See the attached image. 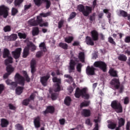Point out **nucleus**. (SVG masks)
<instances>
[{
	"mask_svg": "<svg viewBox=\"0 0 130 130\" xmlns=\"http://www.w3.org/2000/svg\"><path fill=\"white\" fill-rule=\"evenodd\" d=\"M50 15V12H47L46 13H40L39 16L37 17V20L35 19H30L28 20V25L31 26H37L40 25V27L45 26L47 27L48 26V22H44V23H42L43 22V17H47Z\"/></svg>",
	"mask_w": 130,
	"mask_h": 130,
	"instance_id": "obj_1",
	"label": "nucleus"
},
{
	"mask_svg": "<svg viewBox=\"0 0 130 130\" xmlns=\"http://www.w3.org/2000/svg\"><path fill=\"white\" fill-rule=\"evenodd\" d=\"M77 10L82 12L84 16L87 17L92 13V8L90 6H85L82 4H79L77 6Z\"/></svg>",
	"mask_w": 130,
	"mask_h": 130,
	"instance_id": "obj_2",
	"label": "nucleus"
},
{
	"mask_svg": "<svg viewBox=\"0 0 130 130\" xmlns=\"http://www.w3.org/2000/svg\"><path fill=\"white\" fill-rule=\"evenodd\" d=\"M87 88H84L82 89H80L79 88H77L76 89L75 96L77 98H79L81 95L82 98L85 99H88L90 97L89 95L87 93Z\"/></svg>",
	"mask_w": 130,
	"mask_h": 130,
	"instance_id": "obj_3",
	"label": "nucleus"
},
{
	"mask_svg": "<svg viewBox=\"0 0 130 130\" xmlns=\"http://www.w3.org/2000/svg\"><path fill=\"white\" fill-rule=\"evenodd\" d=\"M36 48L37 47L34 45V44H32L31 42H28L27 47L24 49L23 57L26 58L27 56L29 49L31 50V51H34L36 50Z\"/></svg>",
	"mask_w": 130,
	"mask_h": 130,
	"instance_id": "obj_4",
	"label": "nucleus"
},
{
	"mask_svg": "<svg viewBox=\"0 0 130 130\" xmlns=\"http://www.w3.org/2000/svg\"><path fill=\"white\" fill-rule=\"evenodd\" d=\"M10 51L8 49H4L3 52V58H7L6 60H5V64L8 66L9 63H13V58L11 56H9Z\"/></svg>",
	"mask_w": 130,
	"mask_h": 130,
	"instance_id": "obj_5",
	"label": "nucleus"
},
{
	"mask_svg": "<svg viewBox=\"0 0 130 130\" xmlns=\"http://www.w3.org/2000/svg\"><path fill=\"white\" fill-rule=\"evenodd\" d=\"M112 108H113L117 113L122 112V106L120 105V103L117 101H114L112 102L111 105Z\"/></svg>",
	"mask_w": 130,
	"mask_h": 130,
	"instance_id": "obj_6",
	"label": "nucleus"
},
{
	"mask_svg": "<svg viewBox=\"0 0 130 130\" xmlns=\"http://www.w3.org/2000/svg\"><path fill=\"white\" fill-rule=\"evenodd\" d=\"M52 81L53 82L56 83L54 86V91L57 92L60 90V84L61 79H58L57 77H54L52 78Z\"/></svg>",
	"mask_w": 130,
	"mask_h": 130,
	"instance_id": "obj_7",
	"label": "nucleus"
},
{
	"mask_svg": "<svg viewBox=\"0 0 130 130\" xmlns=\"http://www.w3.org/2000/svg\"><path fill=\"white\" fill-rule=\"evenodd\" d=\"M15 80L19 85L24 86L25 85V80L24 77L21 76L20 74L17 73L15 76Z\"/></svg>",
	"mask_w": 130,
	"mask_h": 130,
	"instance_id": "obj_8",
	"label": "nucleus"
},
{
	"mask_svg": "<svg viewBox=\"0 0 130 130\" xmlns=\"http://www.w3.org/2000/svg\"><path fill=\"white\" fill-rule=\"evenodd\" d=\"M9 10V9L4 5L0 6V15H3V17L6 18L8 16Z\"/></svg>",
	"mask_w": 130,
	"mask_h": 130,
	"instance_id": "obj_9",
	"label": "nucleus"
},
{
	"mask_svg": "<svg viewBox=\"0 0 130 130\" xmlns=\"http://www.w3.org/2000/svg\"><path fill=\"white\" fill-rule=\"evenodd\" d=\"M94 67L99 68L104 72H106V64L102 61H96L93 64Z\"/></svg>",
	"mask_w": 130,
	"mask_h": 130,
	"instance_id": "obj_10",
	"label": "nucleus"
},
{
	"mask_svg": "<svg viewBox=\"0 0 130 130\" xmlns=\"http://www.w3.org/2000/svg\"><path fill=\"white\" fill-rule=\"evenodd\" d=\"M77 64L75 60H71L69 62V66L68 67L69 73H74L75 72V67Z\"/></svg>",
	"mask_w": 130,
	"mask_h": 130,
	"instance_id": "obj_11",
	"label": "nucleus"
},
{
	"mask_svg": "<svg viewBox=\"0 0 130 130\" xmlns=\"http://www.w3.org/2000/svg\"><path fill=\"white\" fill-rule=\"evenodd\" d=\"M21 51L22 49L21 48H17L15 51L12 52V55L15 59H18L20 57Z\"/></svg>",
	"mask_w": 130,
	"mask_h": 130,
	"instance_id": "obj_12",
	"label": "nucleus"
},
{
	"mask_svg": "<svg viewBox=\"0 0 130 130\" xmlns=\"http://www.w3.org/2000/svg\"><path fill=\"white\" fill-rule=\"evenodd\" d=\"M17 39V35L16 34H12L10 36H5L4 40L6 41H14Z\"/></svg>",
	"mask_w": 130,
	"mask_h": 130,
	"instance_id": "obj_13",
	"label": "nucleus"
},
{
	"mask_svg": "<svg viewBox=\"0 0 130 130\" xmlns=\"http://www.w3.org/2000/svg\"><path fill=\"white\" fill-rule=\"evenodd\" d=\"M50 76L49 75H47L45 76L41 77L40 81L43 86H46L47 85V81L48 79L50 78Z\"/></svg>",
	"mask_w": 130,
	"mask_h": 130,
	"instance_id": "obj_14",
	"label": "nucleus"
},
{
	"mask_svg": "<svg viewBox=\"0 0 130 130\" xmlns=\"http://www.w3.org/2000/svg\"><path fill=\"white\" fill-rule=\"evenodd\" d=\"M95 69L93 67H87L86 69V73L88 75H95Z\"/></svg>",
	"mask_w": 130,
	"mask_h": 130,
	"instance_id": "obj_15",
	"label": "nucleus"
},
{
	"mask_svg": "<svg viewBox=\"0 0 130 130\" xmlns=\"http://www.w3.org/2000/svg\"><path fill=\"white\" fill-rule=\"evenodd\" d=\"M110 84L112 86V87L115 88L116 89H118L119 87V80L118 79H114L110 82Z\"/></svg>",
	"mask_w": 130,
	"mask_h": 130,
	"instance_id": "obj_16",
	"label": "nucleus"
},
{
	"mask_svg": "<svg viewBox=\"0 0 130 130\" xmlns=\"http://www.w3.org/2000/svg\"><path fill=\"white\" fill-rule=\"evenodd\" d=\"M91 38L94 41H98L99 39V35L97 30H92L91 31Z\"/></svg>",
	"mask_w": 130,
	"mask_h": 130,
	"instance_id": "obj_17",
	"label": "nucleus"
},
{
	"mask_svg": "<svg viewBox=\"0 0 130 130\" xmlns=\"http://www.w3.org/2000/svg\"><path fill=\"white\" fill-rule=\"evenodd\" d=\"M81 114L84 117H89L91 115V111L88 109H83L81 112Z\"/></svg>",
	"mask_w": 130,
	"mask_h": 130,
	"instance_id": "obj_18",
	"label": "nucleus"
},
{
	"mask_svg": "<svg viewBox=\"0 0 130 130\" xmlns=\"http://www.w3.org/2000/svg\"><path fill=\"white\" fill-rule=\"evenodd\" d=\"M118 127L116 128V130H119V127L124 125L125 121L122 118H118Z\"/></svg>",
	"mask_w": 130,
	"mask_h": 130,
	"instance_id": "obj_19",
	"label": "nucleus"
},
{
	"mask_svg": "<svg viewBox=\"0 0 130 130\" xmlns=\"http://www.w3.org/2000/svg\"><path fill=\"white\" fill-rule=\"evenodd\" d=\"M36 61L35 59H33L31 61L30 63V68H31V72L32 73H34L35 71V68H36Z\"/></svg>",
	"mask_w": 130,
	"mask_h": 130,
	"instance_id": "obj_20",
	"label": "nucleus"
},
{
	"mask_svg": "<svg viewBox=\"0 0 130 130\" xmlns=\"http://www.w3.org/2000/svg\"><path fill=\"white\" fill-rule=\"evenodd\" d=\"M85 42L88 45L93 46L94 45V41L90 37H86Z\"/></svg>",
	"mask_w": 130,
	"mask_h": 130,
	"instance_id": "obj_21",
	"label": "nucleus"
},
{
	"mask_svg": "<svg viewBox=\"0 0 130 130\" xmlns=\"http://www.w3.org/2000/svg\"><path fill=\"white\" fill-rule=\"evenodd\" d=\"M34 123L36 128L40 127L41 126L40 117H37L35 118Z\"/></svg>",
	"mask_w": 130,
	"mask_h": 130,
	"instance_id": "obj_22",
	"label": "nucleus"
},
{
	"mask_svg": "<svg viewBox=\"0 0 130 130\" xmlns=\"http://www.w3.org/2000/svg\"><path fill=\"white\" fill-rule=\"evenodd\" d=\"M54 110H55L53 106H49L47 107L46 111H44L43 112V113L45 115L47 114L48 113H52L54 112Z\"/></svg>",
	"mask_w": 130,
	"mask_h": 130,
	"instance_id": "obj_23",
	"label": "nucleus"
},
{
	"mask_svg": "<svg viewBox=\"0 0 130 130\" xmlns=\"http://www.w3.org/2000/svg\"><path fill=\"white\" fill-rule=\"evenodd\" d=\"M9 124V121L5 119H1V125L2 127H6Z\"/></svg>",
	"mask_w": 130,
	"mask_h": 130,
	"instance_id": "obj_24",
	"label": "nucleus"
},
{
	"mask_svg": "<svg viewBox=\"0 0 130 130\" xmlns=\"http://www.w3.org/2000/svg\"><path fill=\"white\" fill-rule=\"evenodd\" d=\"M107 122L109 123V124H108V128L111 129H114V128H115V127H116V124L114 122H110V121H108Z\"/></svg>",
	"mask_w": 130,
	"mask_h": 130,
	"instance_id": "obj_25",
	"label": "nucleus"
},
{
	"mask_svg": "<svg viewBox=\"0 0 130 130\" xmlns=\"http://www.w3.org/2000/svg\"><path fill=\"white\" fill-rule=\"evenodd\" d=\"M6 71L9 74H11L14 71V68L11 65L7 66Z\"/></svg>",
	"mask_w": 130,
	"mask_h": 130,
	"instance_id": "obj_26",
	"label": "nucleus"
},
{
	"mask_svg": "<svg viewBox=\"0 0 130 130\" xmlns=\"http://www.w3.org/2000/svg\"><path fill=\"white\" fill-rule=\"evenodd\" d=\"M24 89V88L23 87H18L16 89V93L17 95H20Z\"/></svg>",
	"mask_w": 130,
	"mask_h": 130,
	"instance_id": "obj_27",
	"label": "nucleus"
},
{
	"mask_svg": "<svg viewBox=\"0 0 130 130\" xmlns=\"http://www.w3.org/2000/svg\"><path fill=\"white\" fill-rule=\"evenodd\" d=\"M79 59L82 62H84L85 61V54L83 52H81L79 54Z\"/></svg>",
	"mask_w": 130,
	"mask_h": 130,
	"instance_id": "obj_28",
	"label": "nucleus"
},
{
	"mask_svg": "<svg viewBox=\"0 0 130 130\" xmlns=\"http://www.w3.org/2000/svg\"><path fill=\"white\" fill-rule=\"evenodd\" d=\"M6 83L8 85H11L12 86H13V87H16L17 85L16 82H12L11 80H7V81H6Z\"/></svg>",
	"mask_w": 130,
	"mask_h": 130,
	"instance_id": "obj_29",
	"label": "nucleus"
},
{
	"mask_svg": "<svg viewBox=\"0 0 130 130\" xmlns=\"http://www.w3.org/2000/svg\"><path fill=\"white\" fill-rule=\"evenodd\" d=\"M72 102V100L70 97H66L64 99V104L67 106H70Z\"/></svg>",
	"mask_w": 130,
	"mask_h": 130,
	"instance_id": "obj_30",
	"label": "nucleus"
},
{
	"mask_svg": "<svg viewBox=\"0 0 130 130\" xmlns=\"http://www.w3.org/2000/svg\"><path fill=\"white\" fill-rule=\"evenodd\" d=\"M39 29L38 27H34L32 30V35L33 36H36L39 35Z\"/></svg>",
	"mask_w": 130,
	"mask_h": 130,
	"instance_id": "obj_31",
	"label": "nucleus"
},
{
	"mask_svg": "<svg viewBox=\"0 0 130 130\" xmlns=\"http://www.w3.org/2000/svg\"><path fill=\"white\" fill-rule=\"evenodd\" d=\"M39 47L41 50H42L44 52L47 51L46 47L45 46V43H41V44L39 45Z\"/></svg>",
	"mask_w": 130,
	"mask_h": 130,
	"instance_id": "obj_32",
	"label": "nucleus"
},
{
	"mask_svg": "<svg viewBox=\"0 0 130 130\" xmlns=\"http://www.w3.org/2000/svg\"><path fill=\"white\" fill-rule=\"evenodd\" d=\"M118 59L121 61H125L127 59V57H126V56L123 54H120L118 56Z\"/></svg>",
	"mask_w": 130,
	"mask_h": 130,
	"instance_id": "obj_33",
	"label": "nucleus"
},
{
	"mask_svg": "<svg viewBox=\"0 0 130 130\" xmlns=\"http://www.w3.org/2000/svg\"><path fill=\"white\" fill-rule=\"evenodd\" d=\"M59 47L65 50L68 49V45H67V44H65L64 43H59Z\"/></svg>",
	"mask_w": 130,
	"mask_h": 130,
	"instance_id": "obj_34",
	"label": "nucleus"
},
{
	"mask_svg": "<svg viewBox=\"0 0 130 130\" xmlns=\"http://www.w3.org/2000/svg\"><path fill=\"white\" fill-rule=\"evenodd\" d=\"M109 73H110V75L113 77H117V73H116V71H114L112 69L110 70Z\"/></svg>",
	"mask_w": 130,
	"mask_h": 130,
	"instance_id": "obj_35",
	"label": "nucleus"
},
{
	"mask_svg": "<svg viewBox=\"0 0 130 130\" xmlns=\"http://www.w3.org/2000/svg\"><path fill=\"white\" fill-rule=\"evenodd\" d=\"M73 40L74 38L73 37H68L64 38V41L67 43H71Z\"/></svg>",
	"mask_w": 130,
	"mask_h": 130,
	"instance_id": "obj_36",
	"label": "nucleus"
},
{
	"mask_svg": "<svg viewBox=\"0 0 130 130\" xmlns=\"http://www.w3.org/2000/svg\"><path fill=\"white\" fill-rule=\"evenodd\" d=\"M127 12L124 11V10H120V16L126 17H127Z\"/></svg>",
	"mask_w": 130,
	"mask_h": 130,
	"instance_id": "obj_37",
	"label": "nucleus"
},
{
	"mask_svg": "<svg viewBox=\"0 0 130 130\" xmlns=\"http://www.w3.org/2000/svg\"><path fill=\"white\" fill-rule=\"evenodd\" d=\"M90 104V102H82L81 104H80V108H83L84 107H87Z\"/></svg>",
	"mask_w": 130,
	"mask_h": 130,
	"instance_id": "obj_38",
	"label": "nucleus"
},
{
	"mask_svg": "<svg viewBox=\"0 0 130 130\" xmlns=\"http://www.w3.org/2000/svg\"><path fill=\"white\" fill-rule=\"evenodd\" d=\"M83 67V65L82 63H78L76 66V69L78 72L81 73V69Z\"/></svg>",
	"mask_w": 130,
	"mask_h": 130,
	"instance_id": "obj_39",
	"label": "nucleus"
},
{
	"mask_svg": "<svg viewBox=\"0 0 130 130\" xmlns=\"http://www.w3.org/2000/svg\"><path fill=\"white\" fill-rule=\"evenodd\" d=\"M11 30V27L10 25H6L4 27V31L5 32H9Z\"/></svg>",
	"mask_w": 130,
	"mask_h": 130,
	"instance_id": "obj_40",
	"label": "nucleus"
},
{
	"mask_svg": "<svg viewBox=\"0 0 130 130\" xmlns=\"http://www.w3.org/2000/svg\"><path fill=\"white\" fill-rule=\"evenodd\" d=\"M23 74H24V77L26 82H29L30 81V79L28 77V75H27V73L25 71H23Z\"/></svg>",
	"mask_w": 130,
	"mask_h": 130,
	"instance_id": "obj_41",
	"label": "nucleus"
},
{
	"mask_svg": "<svg viewBox=\"0 0 130 130\" xmlns=\"http://www.w3.org/2000/svg\"><path fill=\"white\" fill-rule=\"evenodd\" d=\"M43 2L46 3V9H49L51 6V2L49 0H42Z\"/></svg>",
	"mask_w": 130,
	"mask_h": 130,
	"instance_id": "obj_42",
	"label": "nucleus"
},
{
	"mask_svg": "<svg viewBox=\"0 0 130 130\" xmlns=\"http://www.w3.org/2000/svg\"><path fill=\"white\" fill-rule=\"evenodd\" d=\"M103 12L104 13L108 14L107 17L108 18H110V17L111 16V14L109 13V10L108 9H104Z\"/></svg>",
	"mask_w": 130,
	"mask_h": 130,
	"instance_id": "obj_43",
	"label": "nucleus"
},
{
	"mask_svg": "<svg viewBox=\"0 0 130 130\" xmlns=\"http://www.w3.org/2000/svg\"><path fill=\"white\" fill-rule=\"evenodd\" d=\"M18 36L20 39H25L26 37L25 34H22V32H18Z\"/></svg>",
	"mask_w": 130,
	"mask_h": 130,
	"instance_id": "obj_44",
	"label": "nucleus"
},
{
	"mask_svg": "<svg viewBox=\"0 0 130 130\" xmlns=\"http://www.w3.org/2000/svg\"><path fill=\"white\" fill-rule=\"evenodd\" d=\"M64 23V20H63V19H61V20H60L58 23V28H61L63 26V25Z\"/></svg>",
	"mask_w": 130,
	"mask_h": 130,
	"instance_id": "obj_45",
	"label": "nucleus"
},
{
	"mask_svg": "<svg viewBox=\"0 0 130 130\" xmlns=\"http://www.w3.org/2000/svg\"><path fill=\"white\" fill-rule=\"evenodd\" d=\"M76 16V13L75 12H72L71 14L70 15V17L68 19L69 21L70 20V19H72L74 18Z\"/></svg>",
	"mask_w": 130,
	"mask_h": 130,
	"instance_id": "obj_46",
	"label": "nucleus"
},
{
	"mask_svg": "<svg viewBox=\"0 0 130 130\" xmlns=\"http://www.w3.org/2000/svg\"><path fill=\"white\" fill-rule=\"evenodd\" d=\"M64 77L68 78V82L69 83H71V82H73V79L72 77H71L70 75H64Z\"/></svg>",
	"mask_w": 130,
	"mask_h": 130,
	"instance_id": "obj_47",
	"label": "nucleus"
},
{
	"mask_svg": "<svg viewBox=\"0 0 130 130\" xmlns=\"http://www.w3.org/2000/svg\"><path fill=\"white\" fill-rule=\"evenodd\" d=\"M34 1L35 5L38 7H40L42 3V0H34Z\"/></svg>",
	"mask_w": 130,
	"mask_h": 130,
	"instance_id": "obj_48",
	"label": "nucleus"
},
{
	"mask_svg": "<svg viewBox=\"0 0 130 130\" xmlns=\"http://www.w3.org/2000/svg\"><path fill=\"white\" fill-rule=\"evenodd\" d=\"M11 13L13 16H15L18 13V10L15 8H12Z\"/></svg>",
	"mask_w": 130,
	"mask_h": 130,
	"instance_id": "obj_49",
	"label": "nucleus"
},
{
	"mask_svg": "<svg viewBox=\"0 0 130 130\" xmlns=\"http://www.w3.org/2000/svg\"><path fill=\"white\" fill-rule=\"evenodd\" d=\"M23 0H15V6L17 7V6L20 5L22 2Z\"/></svg>",
	"mask_w": 130,
	"mask_h": 130,
	"instance_id": "obj_50",
	"label": "nucleus"
},
{
	"mask_svg": "<svg viewBox=\"0 0 130 130\" xmlns=\"http://www.w3.org/2000/svg\"><path fill=\"white\" fill-rule=\"evenodd\" d=\"M15 128L17 130H23V127L20 124H16L15 125Z\"/></svg>",
	"mask_w": 130,
	"mask_h": 130,
	"instance_id": "obj_51",
	"label": "nucleus"
},
{
	"mask_svg": "<svg viewBox=\"0 0 130 130\" xmlns=\"http://www.w3.org/2000/svg\"><path fill=\"white\" fill-rule=\"evenodd\" d=\"M8 107L10 110H15L16 109V107L11 104H9Z\"/></svg>",
	"mask_w": 130,
	"mask_h": 130,
	"instance_id": "obj_52",
	"label": "nucleus"
},
{
	"mask_svg": "<svg viewBox=\"0 0 130 130\" xmlns=\"http://www.w3.org/2000/svg\"><path fill=\"white\" fill-rule=\"evenodd\" d=\"M29 102H30L29 99L24 100L22 102V104L25 106H27Z\"/></svg>",
	"mask_w": 130,
	"mask_h": 130,
	"instance_id": "obj_53",
	"label": "nucleus"
},
{
	"mask_svg": "<svg viewBox=\"0 0 130 130\" xmlns=\"http://www.w3.org/2000/svg\"><path fill=\"white\" fill-rule=\"evenodd\" d=\"M128 103H129V99H128V97L124 98V104L125 105H127Z\"/></svg>",
	"mask_w": 130,
	"mask_h": 130,
	"instance_id": "obj_54",
	"label": "nucleus"
},
{
	"mask_svg": "<svg viewBox=\"0 0 130 130\" xmlns=\"http://www.w3.org/2000/svg\"><path fill=\"white\" fill-rule=\"evenodd\" d=\"M108 41L114 45H115V42H114V41H113V39H112V38H111V37H110L109 38H108Z\"/></svg>",
	"mask_w": 130,
	"mask_h": 130,
	"instance_id": "obj_55",
	"label": "nucleus"
},
{
	"mask_svg": "<svg viewBox=\"0 0 130 130\" xmlns=\"http://www.w3.org/2000/svg\"><path fill=\"white\" fill-rule=\"evenodd\" d=\"M5 89V86L3 84H0V94H1Z\"/></svg>",
	"mask_w": 130,
	"mask_h": 130,
	"instance_id": "obj_56",
	"label": "nucleus"
},
{
	"mask_svg": "<svg viewBox=\"0 0 130 130\" xmlns=\"http://www.w3.org/2000/svg\"><path fill=\"white\" fill-rule=\"evenodd\" d=\"M124 41L126 43H128L130 42V36H127L125 38Z\"/></svg>",
	"mask_w": 130,
	"mask_h": 130,
	"instance_id": "obj_57",
	"label": "nucleus"
},
{
	"mask_svg": "<svg viewBox=\"0 0 130 130\" xmlns=\"http://www.w3.org/2000/svg\"><path fill=\"white\" fill-rule=\"evenodd\" d=\"M57 95L55 93H53L52 94H51V99L53 100H55L57 99Z\"/></svg>",
	"mask_w": 130,
	"mask_h": 130,
	"instance_id": "obj_58",
	"label": "nucleus"
},
{
	"mask_svg": "<svg viewBox=\"0 0 130 130\" xmlns=\"http://www.w3.org/2000/svg\"><path fill=\"white\" fill-rule=\"evenodd\" d=\"M85 123L86 124L88 125H91L92 123H91L90 119H87L85 121Z\"/></svg>",
	"mask_w": 130,
	"mask_h": 130,
	"instance_id": "obj_59",
	"label": "nucleus"
},
{
	"mask_svg": "<svg viewBox=\"0 0 130 130\" xmlns=\"http://www.w3.org/2000/svg\"><path fill=\"white\" fill-rule=\"evenodd\" d=\"M59 123L60 125H63L65 123L66 120L64 119H59Z\"/></svg>",
	"mask_w": 130,
	"mask_h": 130,
	"instance_id": "obj_60",
	"label": "nucleus"
},
{
	"mask_svg": "<svg viewBox=\"0 0 130 130\" xmlns=\"http://www.w3.org/2000/svg\"><path fill=\"white\" fill-rule=\"evenodd\" d=\"M42 55V52H41V51H40L39 52H38L36 54V57L38 58H39L40 57H41Z\"/></svg>",
	"mask_w": 130,
	"mask_h": 130,
	"instance_id": "obj_61",
	"label": "nucleus"
},
{
	"mask_svg": "<svg viewBox=\"0 0 130 130\" xmlns=\"http://www.w3.org/2000/svg\"><path fill=\"white\" fill-rule=\"evenodd\" d=\"M95 13H93L92 16L90 17V21H93L95 19Z\"/></svg>",
	"mask_w": 130,
	"mask_h": 130,
	"instance_id": "obj_62",
	"label": "nucleus"
},
{
	"mask_svg": "<svg viewBox=\"0 0 130 130\" xmlns=\"http://www.w3.org/2000/svg\"><path fill=\"white\" fill-rule=\"evenodd\" d=\"M11 75V74H10V73H8L7 72V73H6L4 75V76H3V78L5 79H7V78L9 76V75Z\"/></svg>",
	"mask_w": 130,
	"mask_h": 130,
	"instance_id": "obj_63",
	"label": "nucleus"
},
{
	"mask_svg": "<svg viewBox=\"0 0 130 130\" xmlns=\"http://www.w3.org/2000/svg\"><path fill=\"white\" fill-rule=\"evenodd\" d=\"M129 127H130V122H127V124L126 125V130H129Z\"/></svg>",
	"mask_w": 130,
	"mask_h": 130,
	"instance_id": "obj_64",
	"label": "nucleus"
}]
</instances>
